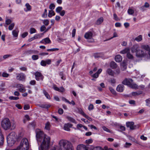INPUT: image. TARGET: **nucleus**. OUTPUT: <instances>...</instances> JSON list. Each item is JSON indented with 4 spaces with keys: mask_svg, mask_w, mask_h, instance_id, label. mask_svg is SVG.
I'll return each mask as SVG.
<instances>
[{
    "mask_svg": "<svg viewBox=\"0 0 150 150\" xmlns=\"http://www.w3.org/2000/svg\"><path fill=\"white\" fill-rule=\"evenodd\" d=\"M106 72L109 75L112 76H114V73L111 69H108Z\"/></svg>",
    "mask_w": 150,
    "mask_h": 150,
    "instance_id": "412c9836",
    "label": "nucleus"
},
{
    "mask_svg": "<svg viewBox=\"0 0 150 150\" xmlns=\"http://www.w3.org/2000/svg\"><path fill=\"white\" fill-rule=\"evenodd\" d=\"M146 105L149 107H150V98L146 99L145 100Z\"/></svg>",
    "mask_w": 150,
    "mask_h": 150,
    "instance_id": "4c0bfd02",
    "label": "nucleus"
},
{
    "mask_svg": "<svg viewBox=\"0 0 150 150\" xmlns=\"http://www.w3.org/2000/svg\"><path fill=\"white\" fill-rule=\"evenodd\" d=\"M35 79L38 81L40 80L42 81L44 77L42 73L39 71H36L34 74Z\"/></svg>",
    "mask_w": 150,
    "mask_h": 150,
    "instance_id": "0eeeda50",
    "label": "nucleus"
},
{
    "mask_svg": "<svg viewBox=\"0 0 150 150\" xmlns=\"http://www.w3.org/2000/svg\"><path fill=\"white\" fill-rule=\"evenodd\" d=\"M122 57L120 55H117L115 57V60L117 62H120L122 60Z\"/></svg>",
    "mask_w": 150,
    "mask_h": 150,
    "instance_id": "a211bd4d",
    "label": "nucleus"
},
{
    "mask_svg": "<svg viewBox=\"0 0 150 150\" xmlns=\"http://www.w3.org/2000/svg\"><path fill=\"white\" fill-rule=\"evenodd\" d=\"M66 118L69 121L75 123H76V122L75 120L73 118L69 116H67Z\"/></svg>",
    "mask_w": 150,
    "mask_h": 150,
    "instance_id": "393cba45",
    "label": "nucleus"
},
{
    "mask_svg": "<svg viewBox=\"0 0 150 150\" xmlns=\"http://www.w3.org/2000/svg\"><path fill=\"white\" fill-rule=\"evenodd\" d=\"M110 82L112 84H115L116 82L115 79H111L110 80Z\"/></svg>",
    "mask_w": 150,
    "mask_h": 150,
    "instance_id": "680f3d73",
    "label": "nucleus"
},
{
    "mask_svg": "<svg viewBox=\"0 0 150 150\" xmlns=\"http://www.w3.org/2000/svg\"><path fill=\"white\" fill-rule=\"evenodd\" d=\"M51 60L50 59H47L45 61L42 60L40 62V65L42 66H46V64L50 65L51 64Z\"/></svg>",
    "mask_w": 150,
    "mask_h": 150,
    "instance_id": "9d476101",
    "label": "nucleus"
},
{
    "mask_svg": "<svg viewBox=\"0 0 150 150\" xmlns=\"http://www.w3.org/2000/svg\"><path fill=\"white\" fill-rule=\"evenodd\" d=\"M32 59L34 60H37L39 58V56L37 55H33L32 56Z\"/></svg>",
    "mask_w": 150,
    "mask_h": 150,
    "instance_id": "58836bf2",
    "label": "nucleus"
},
{
    "mask_svg": "<svg viewBox=\"0 0 150 150\" xmlns=\"http://www.w3.org/2000/svg\"><path fill=\"white\" fill-rule=\"evenodd\" d=\"M55 6L53 4H51L49 6V8L51 10H53L55 8Z\"/></svg>",
    "mask_w": 150,
    "mask_h": 150,
    "instance_id": "864d4df0",
    "label": "nucleus"
},
{
    "mask_svg": "<svg viewBox=\"0 0 150 150\" xmlns=\"http://www.w3.org/2000/svg\"><path fill=\"white\" fill-rule=\"evenodd\" d=\"M72 126V124L69 123L65 124L64 125V129L65 130L69 131L70 130V128Z\"/></svg>",
    "mask_w": 150,
    "mask_h": 150,
    "instance_id": "dca6fc26",
    "label": "nucleus"
},
{
    "mask_svg": "<svg viewBox=\"0 0 150 150\" xmlns=\"http://www.w3.org/2000/svg\"><path fill=\"white\" fill-rule=\"evenodd\" d=\"M2 76L4 77L7 78L9 76V74L5 72L2 73Z\"/></svg>",
    "mask_w": 150,
    "mask_h": 150,
    "instance_id": "49530a36",
    "label": "nucleus"
},
{
    "mask_svg": "<svg viewBox=\"0 0 150 150\" xmlns=\"http://www.w3.org/2000/svg\"><path fill=\"white\" fill-rule=\"evenodd\" d=\"M58 112L59 114L62 115L63 113V110L62 108H59L58 110Z\"/></svg>",
    "mask_w": 150,
    "mask_h": 150,
    "instance_id": "774afa93",
    "label": "nucleus"
},
{
    "mask_svg": "<svg viewBox=\"0 0 150 150\" xmlns=\"http://www.w3.org/2000/svg\"><path fill=\"white\" fill-rule=\"evenodd\" d=\"M36 133L37 142L38 144L41 143L40 147H39V150H48L50 146V138L39 129L37 130Z\"/></svg>",
    "mask_w": 150,
    "mask_h": 150,
    "instance_id": "f257e3e1",
    "label": "nucleus"
},
{
    "mask_svg": "<svg viewBox=\"0 0 150 150\" xmlns=\"http://www.w3.org/2000/svg\"><path fill=\"white\" fill-rule=\"evenodd\" d=\"M50 150H74V148L70 142L62 139L59 142L58 146L53 147Z\"/></svg>",
    "mask_w": 150,
    "mask_h": 150,
    "instance_id": "f03ea898",
    "label": "nucleus"
},
{
    "mask_svg": "<svg viewBox=\"0 0 150 150\" xmlns=\"http://www.w3.org/2000/svg\"><path fill=\"white\" fill-rule=\"evenodd\" d=\"M2 127L5 130H7L11 128V129H14L15 127V125L14 124L13 126H11V124L8 118H5L3 119L1 122Z\"/></svg>",
    "mask_w": 150,
    "mask_h": 150,
    "instance_id": "7ed1b4c3",
    "label": "nucleus"
},
{
    "mask_svg": "<svg viewBox=\"0 0 150 150\" xmlns=\"http://www.w3.org/2000/svg\"><path fill=\"white\" fill-rule=\"evenodd\" d=\"M103 21V17H100L98 19L96 22V24L97 25H99L102 23Z\"/></svg>",
    "mask_w": 150,
    "mask_h": 150,
    "instance_id": "5701e85b",
    "label": "nucleus"
},
{
    "mask_svg": "<svg viewBox=\"0 0 150 150\" xmlns=\"http://www.w3.org/2000/svg\"><path fill=\"white\" fill-rule=\"evenodd\" d=\"M16 136L14 132H12L7 136V142L10 146H12L14 144L16 139Z\"/></svg>",
    "mask_w": 150,
    "mask_h": 150,
    "instance_id": "39448f33",
    "label": "nucleus"
},
{
    "mask_svg": "<svg viewBox=\"0 0 150 150\" xmlns=\"http://www.w3.org/2000/svg\"><path fill=\"white\" fill-rule=\"evenodd\" d=\"M40 42L46 44L50 43L51 41L49 38H47L42 40Z\"/></svg>",
    "mask_w": 150,
    "mask_h": 150,
    "instance_id": "f3484780",
    "label": "nucleus"
},
{
    "mask_svg": "<svg viewBox=\"0 0 150 150\" xmlns=\"http://www.w3.org/2000/svg\"><path fill=\"white\" fill-rule=\"evenodd\" d=\"M93 142V140L92 139H90L86 141V142L87 144H90Z\"/></svg>",
    "mask_w": 150,
    "mask_h": 150,
    "instance_id": "0e129e2a",
    "label": "nucleus"
},
{
    "mask_svg": "<svg viewBox=\"0 0 150 150\" xmlns=\"http://www.w3.org/2000/svg\"><path fill=\"white\" fill-rule=\"evenodd\" d=\"M142 39V37L141 35H139L138 37L135 38V40L137 42H140L141 41Z\"/></svg>",
    "mask_w": 150,
    "mask_h": 150,
    "instance_id": "c756f323",
    "label": "nucleus"
},
{
    "mask_svg": "<svg viewBox=\"0 0 150 150\" xmlns=\"http://www.w3.org/2000/svg\"><path fill=\"white\" fill-rule=\"evenodd\" d=\"M12 55L11 54H6L3 56V58L4 59H5L9 57H11Z\"/></svg>",
    "mask_w": 150,
    "mask_h": 150,
    "instance_id": "3c124183",
    "label": "nucleus"
},
{
    "mask_svg": "<svg viewBox=\"0 0 150 150\" xmlns=\"http://www.w3.org/2000/svg\"><path fill=\"white\" fill-rule=\"evenodd\" d=\"M15 23H11L8 27V29L10 30H12L13 29Z\"/></svg>",
    "mask_w": 150,
    "mask_h": 150,
    "instance_id": "f704fd0d",
    "label": "nucleus"
},
{
    "mask_svg": "<svg viewBox=\"0 0 150 150\" xmlns=\"http://www.w3.org/2000/svg\"><path fill=\"white\" fill-rule=\"evenodd\" d=\"M141 48L147 51L150 50V47L148 45H143L141 46Z\"/></svg>",
    "mask_w": 150,
    "mask_h": 150,
    "instance_id": "aec40b11",
    "label": "nucleus"
},
{
    "mask_svg": "<svg viewBox=\"0 0 150 150\" xmlns=\"http://www.w3.org/2000/svg\"><path fill=\"white\" fill-rule=\"evenodd\" d=\"M133 81L132 79L125 78L122 81V83L124 85L129 86L130 84L132 83Z\"/></svg>",
    "mask_w": 150,
    "mask_h": 150,
    "instance_id": "1a4fd4ad",
    "label": "nucleus"
},
{
    "mask_svg": "<svg viewBox=\"0 0 150 150\" xmlns=\"http://www.w3.org/2000/svg\"><path fill=\"white\" fill-rule=\"evenodd\" d=\"M46 30V28L45 26L44 25H43L40 28V31L41 32H42L45 30Z\"/></svg>",
    "mask_w": 150,
    "mask_h": 150,
    "instance_id": "6e6d98bb",
    "label": "nucleus"
},
{
    "mask_svg": "<svg viewBox=\"0 0 150 150\" xmlns=\"http://www.w3.org/2000/svg\"><path fill=\"white\" fill-rule=\"evenodd\" d=\"M18 30H13L12 32V35L15 37H17L18 35Z\"/></svg>",
    "mask_w": 150,
    "mask_h": 150,
    "instance_id": "a878e982",
    "label": "nucleus"
},
{
    "mask_svg": "<svg viewBox=\"0 0 150 150\" xmlns=\"http://www.w3.org/2000/svg\"><path fill=\"white\" fill-rule=\"evenodd\" d=\"M58 50H59V49L58 48H54L50 49H47V51L48 52H50L58 51Z\"/></svg>",
    "mask_w": 150,
    "mask_h": 150,
    "instance_id": "79ce46f5",
    "label": "nucleus"
},
{
    "mask_svg": "<svg viewBox=\"0 0 150 150\" xmlns=\"http://www.w3.org/2000/svg\"><path fill=\"white\" fill-rule=\"evenodd\" d=\"M25 6L27 8V10L24 9L25 11L27 12L28 11H30L31 10V6L28 3H26L25 4Z\"/></svg>",
    "mask_w": 150,
    "mask_h": 150,
    "instance_id": "cd10ccee",
    "label": "nucleus"
},
{
    "mask_svg": "<svg viewBox=\"0 0 150 150\" xmlns=\"http://www.w3.org/2000/svg\"><path fill=\"white\" fill-rule=\"evenodd\" d=\"M124 89V86L122 84H119L116 88V90L120 92H122Z\"/></svg>",
    "mask_w": 150,
    "mask_h": 150,
    "instance_id": "4468645a",
    "label": "nucleus"
},
{
    "mask_svg": "<svg viewBox=\"0 0 150 150\" xmlns=\"http://www.w3.org/2000/svg\"><path fill=\"white\" fill-rule=\"evenodd\" d=\"M127 12L128 13L129 15H132L134 12V10L132 9H129L128 10Z\"/></svg>",
    "mask_w": 150,
    "mask_h": 150,
    "instance_id": "a19ab883",
    "label": "nucleus"
},
{
    "mask_svg": "<svg viewBox=\"0 0 150 150\" xmlns=\"http://www.w3.org/2000/svg\"><path fill=\"white\" fill-rule=\"evenodd\" d=\"M59 75L61 77V79L63 80H65L66 79V77L64 76L63 73V72H61L59 73Z\"/></svg>",
    "mask_w": 150,
    "mask_h": 150,
    "instance_id": "e433bc0d",
    "label": "nucleus"
},
{
    "mask_svg": "<svg viewBox=\"0 0 150 150\" xmlns=\"http://www.w3.org/2000/svg\"><path fill=\"white\" fill-rule=\"evenodd\" d=\"M12 22L11 20L10 19H7L5 21V24L7 25H9L11 24Z\"/></svg>",
    "mask_w": 150,
    "mask_h": 150,
    "instance_id": "37998d69",
    "label": "nucleus"
},
{
    "mask_svg": "<svg viewBox=\"0 0 150 150\" xmlns=\"http://www.w3.org/2000/svg\"><path fill=\"white\" fill-rule=\"evenodd\" d=\"M62 7L61 6H58L56 9V11L58 13H59L62 11Z\"/></svg>",
    "mask_w": 150,
    "mask_h": 150,
    "instance_id": "72a5a7b5",
    "label": "nucleus"
},
{
    "mask_svg": "<svg viewBox=\"0 0 150 150\" xmlns=\"http://www.w3.org/2000/svg\"><path fill=\"white\" fill-rule=\"evenodd\" d=\"M92 76L94 78H97L98 77L99 75L96 72V73L92 75Z\"/></svg>",
    "mask_w": 150,
    "mask_h": 150,
    "instance_id": "338daca9",
    "label": "nucleus"
},
{
    "mask_svg": "<svg viewBox=\"0 0 150 150\" xmlns=\"http://www.w3.org/2000/svg\"><path fill=\"white\" fill-rule=\"evenodd\" d=\"M134 123L133 122H126V126L127 127H129L131 130L134 129L136 128V126L134 125Z\"/></svg>",
    "mask_w": 150,
    "mask_h": 150,
    "instance_id": "9b49d317",
    "label": "nucleus"
},
{
    "mask_svg": "<svg viewBox=\"0 0 150 150\" xmlns=\"http://www.w3.org/2000/svg\"><path fill=\"white\" fill-rule=\"evenodd\" d=\"M55 15V13L52 10L49 11L48 16L49 18H51L52 16H54Z\"/></svg>",
    "mask_w": 150,
    "mask_h": 150,
    "instance_id": "bb28decb",
    "label": "nucleus"
},
{
    "mask_svg": "<svg viewBox=\"0 0 150 150\" xmlns=\"http://www.w3.org/2000/svg\"><path fill=\"white\" fill-rule=\"evenodd\" d=\"M113 17L114 19L116 21H118L119 20L118 18L117 15L115 13H114L113 14Z\"/></svg>",
    "mask_w": 150,
    "mask_h": 150,
    "instance_id": "e2e57ef3",
    "label": "nucleus"
},
{
    "mask_svg": "<svg viewBox=\"0 0 150 150\" xmlns=\"http://www.w3.org/2000/svg\"><path fill=\"white\" fill-rule=\"evenodd\" d=\"M130 51V49L129 48L127 47L124 50L121 51L120 52V53L121 54H125L127 53Z\"/></svg>",
    "mask_w": 150,
    "mask_h": 150,
    "instance_id": "4be33fe9",
    "label": "nucleus"
},
{
    "mask_svg": "<svg viewBox=\"0 0 150 150\" xmlns=\"http://www.w3.org/2000/svg\"><path fill=\"white\" fill-rule=\"evenodd\" d=\"M127 57L129 59H132L133 58V56L130 54V51L127 54Z\"/></svg>",
    "mask_w": 150,
    "mask_h": 150,
    "instance_id": "473e14b6",
    "label": "nucleus"
},
{
    "mask_svg": "<svg viewBox=\"0 0 150 150\" xmlns=\"http://www.w3.org/2000/svg\"><path fill=\"white\" fill-rule=\"evenodd\" d=\"M33 37L35 39L40 38L41 37L40 35L39 34L35 35Z\"/></svg>",
    "mask_w": 150,
    "mask_h": 150,
    "instance_id": "4d7b16f0",
    "label": "nucleus"
},
{
    "mask_svg": "<svg viewBox=\"0 0 150 150\" xmlns=\"http://www.w3.org/2000/svg\"><path fill=\"white\" fill-rule=\"evenodd\" d=\"M142 93V91H138L136 92H133L132 93V95L133 96L138 95Z\"/></svg>",
    "mask_w": 150,
    "mask_h": 150,
    "instance_id": "2f4dec72",
    "label": "nucleus"
},
{
    "mask_svg": "<svg viewBox=\"0 0 150 150\" xmlns=\"http://www.w3.org/2000/svg\"><path fill=\"white\" fill-rule=\"evenodd\" d=\"M28 34V33L27 32H25L22 34L21 35L22 38H24L26 37Z\"/></svg>",
    "mask_w": 150,
    "mask_h": 150,
    "instance_id": "13d9d810",
    "label": "nucleus"
},
{
    "mask_svg": "<svg viewBox=\"0 0 150 150\" xmlns=\"http://www.w3.org/2000/svg\"><path fill=\"white\" fill-rule=\"evenodd\" d=\"M94 108V106L92 104H90L88 107V109L89 110L91 111L93 110Z\"/></svg>",
    "mask_w": 150,
    "mask_h": 150,
    "instance_id": "603ef678",
    "label": "nucleus"
},
{
    "mask_svg": "<svg viewBox=\"0 0 150 150\" xmlns=\"http://www.w3.org/2000/svg\"><path fill=\"white\" fill-rule=\"evenodd\" d=\"M26 54L27 55H29L33 54L32 50H30L27 51L25 52Z\"/></svg>",
    "mask_w": 150,
    "mask_h": 150,
    "instance_id": "5fc2aeb1",
    "label": "nucleus"
},
{
    "mask_svg": "<svg viewBox=\"0 0 150 150\" xmlns=\"http://www.w3.org/2000/svg\"><path fill=\"white\" fill-rule=\"evenodd\" d=\"M4 138L3 136H0V146L2 145L4 143Z\"/></svg>",
    "mask_w": 150,
    "mask_h": 150,
    "instance_id": "c9c22d12",
    "label": "nucleus"
},
{
    "mask_svg": "<svg viewBox=\"0 0 150 150\" xmlns=\"http://www.w3.org/2000/svg\"><path fill=\"white\" fill-rule=\"evenodd\" d=\"M130 88L133 89H137V85L136 84H133L131 83L129 86Z\"/></svg>",
    "mask_w": 150,
    "mask_h": 150,
    "instance_id": "7c9ffc66",
    "label": "nucleus"
},
{
    "mask_svg": "<svg viewBox=\"0 0 150 150\" xmlns=\"http://www.w3.org/2000/svg\"><path fill=\"white\" fill-rule=\"evenodd\" d=\"M88 127H91V129H94L95 130H97V128L95 126L92 125H89Z\"/></svg>",
    "mask_w": 150,
    "mask_h": 150,
    "instance_id": "69168bd1",
    "label": "nucleus"
},
{
    "mask_svg": "<svg viewBox=\"0 0 150 150\" xmlns=\"http://www.w3.org/2000/svg\"><path fill=\"white\" fill-rule=\"evenodd\" d=\"M110 67L112 69H115L117 67V65L114 62L112 61L110 64Z\"/></svg>",
    "mask_w": 150,
    "mask_h": 150,
    "instance_id": "6ab92c4d",
    "label": "nucleus"
},
{
    "mask_svg": "<svg viewBox=\"0 0 150 150\" xmlns=\"http://www.w3.org/2000/svg\"><path fill=\"white\" fill-rule=\"evenodd\" d=\"M117 37V34L116 33H114V34H113V36L112 37L108 39H107V40H104V41H108V40H110L111 39H112L113 38L116 37Z\"/></svg>",
    "mask_w": 150,
    "mask_h": 150,
    "instance_id": "8fccbe9b",
    "label": "nucleus"
},
{
    "mask_svg": "<svg viewBox=\"0 0 150 150\" xmlns=\"http://www.w3.org/2000/svg\"><path fill=\"white\" fill-rule=\"evenodd\" d=\"M109 89L110 92L113 94H116V91L112 87H110L109 88Z\"/></svg>",
    "mask_w": 150,
    "mask_h": 150,
    "instance_id": "c03bdc74",
    "label": "nucleus"
},
{
    "mask_svg": "<svg viewBox=\"0 0 150 150\" xmlns=\"http://www.w3.org/2000/svg\"><path fill=\"white\" fill-rule=\"evenodd\" d=\"M102 129H103L104 130L106 131L107 132H110V133H111V132L110 131L108 128H107L105 126H103L102 127Z\"/></svg>",
    "mask_w": 150,
    "mask_h": 150,
    "instance_id": "a18cd8bd",
    "label": "nucleus"
},
{
    "mask_svg": "<svg viewBox=\"0 0 150 150\" xmlns=\"http://www.w3.org/2000/svg\"><path fill=\"white\" fill-rule=\"evenodd\" d=\"M62 100L63 101H65L66 102L68 103L69 104H71V102H70L67 99H66L64 97H62Z\"/></svg>",
    "mask_w": 150,
    "mask_h": 150,
    "instance_id": "bf43d9fd",
    "label": "nucleus"
},
{
    "mask_svg": "<svg viewBox=\"0 0 150 150\" xmlns=\"http://www.w3.org/2000/svg\"><path fill=\"white\" fill-rule=\"evenodd\" d=\"M49 21L48 20L46 19L44 20L43 21V23L45 25H47L49 24Z\"/></svg>",
    "mask_w": 150,
    "mask_h": 150,
    "instance_id": "de8ad7c7",
    "label": "nucleus"
},
{
    "mask_svg": "<svg viewBox=\"0 0 150 150\" xmlns=\"http://www.w3.org/2000/svg\"><path fill=\"white\" fill-rule=\"evenodd\" d=\"M50 123L49 122H47L45 124V129L48 130H50Z\"/></svg>",
    "mask_w": 150,
    "mask_h": 150,
    "instance_id": "b1692460",
    "label": "nucleus"
},
{
    "mask_svg": "<svg viewBox=\"0 0 150 150\" xmlns=\"http://www.w3.org/2000/svg\"><path fill=\"white\" fill-rule=\"evenodd\" d=\"M36 29L34 28H32L30 29V33L31 34L35 33L36 32Z\"/></svg>",
    "mask_w": 150,
    "mask_h": 150,
    "instance_id": "ea45409f",
    "label": "nucleus"
},
{
    "mask_svg": "<svg viewBox=\"0 0 150 150\" xmlns=\"http://www.w3.org/2000/svg\"><path fill=\"white\" fill-rule=\"evenodd\" d=\"M16 78L17 80L20 81H24L25 79V74L22 73L16 74Z\"/></svg>",
    "mask_w": 150,
    "mask_h": 150,
    "instance_id": "6e6552de",
    "label": "nucleus"
},
{
    "mask_svg": "<svg viewBox=\"0 0 150 150\" xmlns=\"http://www.w3.org/2000/svg\"><path fill=\"white\" fill-rule=\"evenodd\" d=\"M64 91V88L63 87H61L60 88H59V90L58 91L60 92H63Z\"/></svg>",
    "mask_w": 150,
    "mask_h": 150,
    "instance_id": "052dcab7",
    "label": "nucleus"
},
{
    "mask_svg": "<svg viewBox=\"0 0 150 150\" xmlns=\"http://www.w3.org/2000/svg\"><path fill=\"white\" fill-rule=\"evenodd\" d=\"M136 56L138 57H142L144 55V52L140 49L136 53Z\"/></svg>",
    "mask_w": 150,
    "mask_h": 150,
    "instance_id": "2eb2a0df",
    "label": "nucleus"
},
{
    "mask_svg": "<svg viewBox=\"0 0 150 150\" xmlns=\"http://www.w3.org/2000/svg\"><path fill=\"white\" fill-rule=\"evenodd\" d=\"M20 150H28L29 144L28 140L25 138H23L21 140L20 145L18 147Z\"/></svg>",
    "mask_w": 150,
    "mask_h": 150,
    "instance_id": "20e7f679",
    "label": "nucleus"
},
{
    "mask_svg": "<svg viewBox=\"0 0 150 150\" xmlns=\"http://www.w3.org/2000/svg\"><path fill=\"white\" fill-rule=\"evenodd\" d=\"M139 49V47L137 44H135L131 48L132 53L136 52Z\"/></svg>",
    "mask_w": 150,
    "mask_h": 150,
    "instance_id": "ddd939ff",
    "label": "nucleus"
},
{
    "mask_svg": "<svg viewBox=\"0 0 150 150\" xmlns=\"http://www.w3.org/2000/svg\"><path fill=\"white\" fill-rule=\"evenodd\" d=\"M89 147L83 144L79 145L77 147V150H89Z\"/></svg>",
    "mask_w": 150,
    "mask_h": 150,
    "instance_id": "f8f14e48",
    "label": "nucleus"
},
{
    "mask_svg": "<svg viewBox=\"0 0 150 150\" xmlns=\"http://www.w3.org/2000/svg\"><path fill=\"white\" fill-rule=\"evenodd\" d=\"M9 99L10 100H16L19 99V98L18 97L11 96L9 97Z\"/></svg>",
    "mask_w": 150,
    "mask_h": 150,
    "instance_id": "09e8293b",
    "label": "nucleus"
},
{
    "mask_svg": "<svg viewBox=\"0 0 150 150\" xmlns=\"http://www.w3.org/2000/svg\"><path fill=\"white\" fill-rule=\"evenodd\" d=\"M43 93L47 99H50L51 98L50 95L45 90H43Z\"/></svg>",
    "mask_w": 150,
    "mask_h": 150,
    "instance_id": "c85d7f7f",
    "label": "nucleus"
},
{
    "mask_svg": "<svg viewBox=\"0 0 150 150\" xmlns=\"http://www.w3.org/2000/svg\"><path fill=\"white\" fill-rule=\"evenodd\" d=\"M93 34L91 32H88L84 35L85 38L88 40L89 42H94V39L92 38Z\"/></svg>",
    "mask_w": 150,
    "mask_h": 150,
    "instance_id": "423d86ee",
    "label": "nucleus"
}]
</instances>
